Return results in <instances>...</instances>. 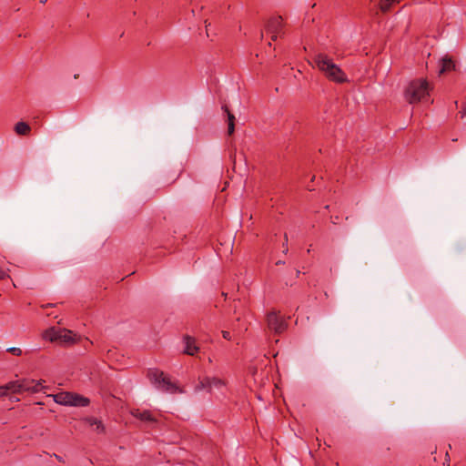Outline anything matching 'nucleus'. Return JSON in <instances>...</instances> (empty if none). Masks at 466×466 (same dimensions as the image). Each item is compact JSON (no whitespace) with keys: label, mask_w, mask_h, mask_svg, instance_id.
Masks as SVG:
<instances>
[{"label":"nucleus","mask_w":466,"mask_h":466,"mask_svg":"<svg viewBox=\"0 0 466 466\" xmlns=\"http://www.w3.org/2000/svg\"><path fill=\"white\" fill-rule=\"evenodd\" d=\"M314 63L317 68L332 82L345 83L348 81L346 74L336 65L333 60L323 53H319L314 57Z\"/></svg>","instance_id":"1"},{"label":"nucleus","mask_w":466,"mask_h":466,"mask_svg":"<svg viewBox=\"0 0 466 466\" xmlns=\"http://www.w3.org/2000/svg\"><path fill=\"white\" fill-rule=\"evenodd\" d=\"M206 390L211 394L226 398L229 390L228 380L217 376H206L198 379L195 387L196 391Z\"/></svg>","instance_id":"2"},{"label":"nucleus","mask_w":466,"mask_h":466,"mask_svg":"<svg viewBox=\"0 0 466 466\" xmlns=\"http://www.w3.org/2000/svg\"><path fill=\"white\" fill-rule=\"evenodd\" d=\"M44 381L34 380H20L15 381H10L9 383L0 386V396H7L9 393H23V392H39L44 387L42 383Z\"/></svg>","instance_id":"3"},{"label":"nucleus","mask_w":466,"mask_h":466,"mask_svg":"<svg viewBox=\"0 0 466 466\" xmlns=\"http://www.w3.org/2000/svg\"><path fill=\"white\" fill-rule=\"evenodd\" d=\"M431 89L427 80H413L405 89V98L410 104L424 101L429 97Z\"/></svg>","instance_id":"4"},{"label":"nucleus","mask_w":466,"mask_h":466,"mask_svg":"<svg viewBox=\"0 0 466 466\" xmlns=\"http://www.w3.org/2000/svg\"><path fill=\"white\" fill-rule=\"evenodd\" d=\"M43 338L61 345H72L76 343L80 337L69 329L52 327L43 333Z\"/></svg>","instance_id":"5"},{"label":"nucleus","mask_w":466,"mask_h":466,"mask_svg":"<svg viewBox=\"0 0 466 466\" xmlns=\"http://www.w3.org/2000/svg\"><path fill=\"white\" fill-rule=\"evenodd\" d=\"M149 380L158 389L168 393H183L177 384L173 383L164 372L158 370H149L147 373Z\"/></svg>","instance_id":"6"},{"label":"nucleus","mask_w":466,"mask_h":466,"mask_svg":"<svg viewBox=\"0 0 466 466\" xmlns=\"http://www.w3.org/2000/svg\"><path fill=\"white\" fill-rule=\"evenodd\" d=\"M52 397L56 403L64 406L86 407L90 403L88 398L69 391H61L56 394H53Z\"/></svg>","instance_id":"7"},{"label":"nucleus","mask_w":466,"mask_h":466,"mask_svg":"<svg viewBox=\"0 0 466 466\" xmlns=\"http://www.w3.org/2000/svg\"><path fill=\"white\" fill-rule=\"evenodd\" d=\"M284 24L281 16L271 17L267 24L266 32L270 35L271 40L276 41L284 34Z\"/></svg>","instance_id":"8"},{"label":"nucleus","mask_w":466,"mask_h":466,"mask_svg":"<svg viewBox=\"0 0 466 466\" xmlns=\"http://www.w3.org/2000/svg\"><path fill=\"white\" fill-rule=\"evenodd\" d=\"M267 324L270 330L278 334L283 332L287 327L285 320L276 311H270L267 315Z\"/></svg>","instance_id":"9"},{"label":"nucleus","mask_w":466,"mask_h":466,"mask_svg":"<svg viewBox=\"0 0 466 466\" xmlns=\"http://www.w3.org/2000/svg\"><path fill=\"white\" fill-rule=\"evenodd\" d=\"M184 350L183 352L189 356H195L198 350L199 347L197 344V341L194 338L190 336H185L183 338Z\"/></svg>","instance_id":"10"},{"label":"nucleus","mask_w":466,"mask_h":466,"mask_svg":"<svg viewBox=\"0 0 466 466\" xmlns=\"http://www.w3.org/2000/svg\"><path fill=\"white\" fill-rule=\"evenodd\" d=\"M131 414L141 420L144 421H156V419L153 417L152 413L149 410H134Z\"/></svg>","instance_id":"11"},{"label":"nucleus","mask_w":466,"mask_h":466,"mask_svg":"<svg viewBox=\"0 0 466 466\" xmlns=\"http://www.w3.org/2000/svg\"><path fill=\"white\" fill-rule=\"evenodd\" d=\"M455 68V64L451 60V58L448 56H444L441 60V66H440V74H444L447 72H450Z\"/></svg>","instance_id":"12"},{"label":"nucleus","mask_w":466,"mask_h":466,"mask_svg":"<svg viewBox=\"0 0 466 466\" xmlns=\"http://www.w3.org/2000/svg\"><path fill=\"white\" fill-rule=\"evenodd\" d=\"M15 131L16 132L17 135L26 136L30 133L31 127L27 123L20 121L15 124Z\"/></svg>","instance_id":"13"},{"label":"nucleus","mask_w":466,"mask_h":466,"mask_svg":"<svg viewBox=\"0 0 466 466\" xmlns=\"http://www.w3.org/2000/svg\"><path fill=\"white\" fill-rule=\"evenodd\" d=\"M86 421L90 426H92V427L95 426V431L98 433H101L105 431V427H104L102 421L96 418H87V419H86Z\"/></svg>","instance_id":"14"},{"label":"nucleus","mask_w":466,"mask_h":466,"mask_svg":"<svg viewBox=\"0 0 466 466\" xmlns=\"http://www.w3.org/2000/svg\"><path fill=\"white\" fill-rule=\"evenodd\" d=\"M226 111L228 112V134L231 135L234 132L235 129V116L233 114H231L229 111H228L227 107H225Z\"/></svg>","instance_id":"15"},{"label":"nucleus","mask_w":466,"mask_h":466,"mask_svg":"<svg viewBox=\"0 0 466 466\" xmlns=\"http://www.w3.org/2000/svg\"><path fill=\"white\" fill-rule=\"evenodd\" d=\"M398 2V0H381L380 7L382 12H388L391 4Z\"/></svg>","instance_id":"16"},{"label":"nucleus","mask_w":466,"mask_h":466,"mask_svg":"<svg viewBox=\"0 0 466 466\" xmlns=\"http://www.w3.org/2000/svg\"><path fill=\"white\" fill-rule=\"evenodd\" d=\"M7 352L15 355V356H21L23 351L20 348L17 347H11L6 350Z\"/></svg>","instance_id":"17"},{"label":"nucleus","mask_w":466,"mask_h":466,"mask_svg":"<svg viewBox=\"0 0 466 466\" xmlns=\"http://www.w3.org/2000/svg\"><path fill=\"white\" fill-rule=\"evenodd\" d=\"M8 271L9 270H5V269L0 268V279H4L5 278H9Z\"/></svg>","instance_id":"18"},{"label":"nucleus","mask_w":466,"mask_h":466,"mask_svg":"<svg viewBox=\"0 0 466 466\" xmlns=\"http://www.w3.org/2000/svg\"><path fill=\"white\" fill-rule=\"evenodd\" d=\"M222 336L225 339H228V340H230L231 339V336H230V333L229 331L228 330H223L222 331Z\"/></svg>","instance_id":"19"},{"label":"nucleus","mask_w":466,"mask_h":466,"mask_svg":"<svg viewBox=\"0 0 466 466\" xmlns=\"http://www.w3.org/2000/svg\"><path fill=\"white\" fill-rule=\"evenodd\" d=\"M56 458L59 461H62L61 457H59V456L56 455Z\"/></svg>","instance_id":"20"}]
</instances>
